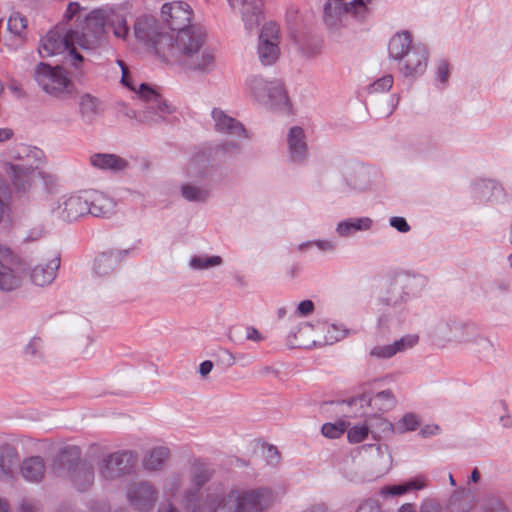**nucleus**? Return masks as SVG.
<instances>
[{"instance_id":"48","label":"nucleus","mask_w":512,"mask_h":512,"mask_svg":"<svg viewBox=\"0 0 512 512\" xmlns=\"http://www.w3.org/2000/svg\"><path fill=\"white\" fill-rule=\"evenodd\" d=\"M472 343H475V352L482 356H486L493 348L492 343L478 333V336Z\"/></svg>"},{"instance_id":"62","label":"nucleus","mask_w":512,"mask_h":512,"mask_svg":"<svg viewBox=\"0 0 512 512\" xmlns=\"http://www.w3.org/2000/svg\"><path fill=\"white\" fill-rule=\"evenodd\" d=\"M246 339L254 342H261L264 337L255 327L249 326L246 328Z\"/></svg>"},{"instance_id":"8","label":"nucleus","mask_w":512,"mask_h":512,"mask_svg":"<svg viewBox=\"0 0 512 512\" xmlns=\"http://www.w3.org/2000/svg\"><path fill=\"white\" fill-rule=\"evenodd\" d=\"M133 30L135 38L154 49L158 55L173 54V36L161 31L160 25L153 15L138 16Z\"/></svg>"},{"instance_id":"64","label":"nucleus","mask_w":512,"mask_h":512,"mask_svg":"<svg viewBox=\"0 0 512 512\" xmlns=\"http://www.w3.org/2000/svg\"><path fill=\"white\" fill-rule=\"evenodd\" d=\"M356 512H380V509L372 502L362 504Z\"/></svg>"},{"instance_id":"17","label":"nucleus","mask_w":512,"mask_h":512,"mask_svg":"<svg viewBox=\"0 0 512 512\" xmlns=\"http://www.w3.org/2000/svg\"><path fill=\"white\" fill-rule=\"evenodd\" d=\"M279 27L274 22L263 25L258 44V59L263 66L273 65L279 58Z\"/></svg>"},{"instance_id":"24","label":"nucleus","mask_w":512,"mask_h":512,"mask_svg":"<svg viewBox=\"0 0 512 512\" xmlns=\"http://www.w3.org/2000/svg\"><path fill=\"white\" fill-rule=\"evenodd\" d=\"M419 341L417 335H405L392 344L377 345L370 350V356L377 359H389L397 353L414 347Z\"/></svg>"},{"instance_id":"34","label":"nucleus","mask_w":512,"mask_h":512,"mask_svg":"<svg viewBox=\"0 0 512 512\" xmlns=\"http://www.w3.org/2000/svg\"><path fill=\"white\" fill-rule=\"evenodd\" d=\"M169 457L170 450L167 447H154L143 460L144 468L148 471H158L163 468Z\"/></svg>"},{"instance_id":"22","label":"nucleus","mask_w":512,"mask_h":512,"mask_svg":"<svg viewBox=\"0 0 512 512\" xmlns=\"http://www.w3.org/2000/svg\"><path fill=\"white\" fill-rule=\"evenodd\" d=\"M289 158L292 162L302 164L308 157V145L304 130L299 126H293L287 134Z\"/></svg>"},{"instance_id":"55","label":"nucleus","mask_w":512,"mask_h":512,"mask_svg":"<svg viewBox=\"0 0 512 512\" xmlns=\"http://www.w3.org/2000/svg\"><path fill=\"white\" fill-rule=\"evenodd\" d=\"M327 329L328 335L325 336V341L327 343H333L345 337V331L338 329L334 324L328 326Z\"/></svg>"},{"instance_id":"21","label":"nucleus","mask_w":512,"mask_h":512,"mask_svg":"<svg viewBox=\"0 0 512 512\" xmlns=\"http://www.w3.org/2000/svg\"><path fill=\"white\" fill-rule=\"evenodd\" d=\"M298 54L305 60L319 57L323 51V42L306 31H300L290 36Z\"/></svg>"},{"instance_id":"1","label":"nucleus","mask_w":512,"mask_h":512,"mask_svg":"<svg viewBox=\"0 0 512 512\" xmlns=\"http://www.w3.org/2000/svg\"><path fill=\"white\" fill-rule=\"evenodd\" d=\"M214 469L203 460H194L186 477L180 472L170 473L163 482V499L157 512H264L273 502V493L267 488L242 489L208 485Z\"/></svg>"},{"instance_id":"27","label":"nucleus","mask_w":512,"mask_h":512,"mask_svg":"<svg viewBox=\"0 0 512 512\" xmlns=\"http://www.w3.org/2000/svg\"><path fill=\"white\" fill-rule=\"evenodd\" d=\"M0 260V290L13 291L21 286L22 268L12 260Z\"/></svg>"},{"instance_id":"20","label":"nucleus","mask_w":512,"mask_h":512,"mask_svg":"<svg viewBox=\"0 0 512 512\" xmlns=\"http://www.w3.org/2000/svg\"><path fill=\"white\" fill-rule=\"evenodd\" d=\"M438 331L447 339L461 343H472L479 333L476 325L461 321H451L445 325H440Z\"/></svg>"},{"instance_id":"10","label":"nucleus","mask_w":512,"mask_h":512,"mask_svg":"<svg viewBox=\"0 0 512 512\" xmlns=\"http://www.w3.org/2000/svg\"><path fill=\"white\" fill-rule=\"evenodd\" d=\"M34 78L46 93L62 98L70 94L73 84L61 67H52L46 63H39Z\"/></svg>"},{"instance_id":"52","label":"nucleus","mask_w":512,"mask_h":512,"mask_svg":"<svg viewBox=\"0 0 512 512\" xmlns=\"http://www.w3.org/2000/svg\"><path fill=\"white\" fill-rule=\"evenodd\" d=\"M312 245H315L319 250L321 251H334L335 250V244L328 240H317L313 242H305L298 246V249L300 251L304 250L305 248H308Z\"/></svg>"},{"instance_id":"23","label":"nucleus","mask_w":512,"mask_h":512,"mask_svg":"<svg viewBox=\"0 0 512 512\" xmlns=\"http://www.w3.org/2000/svg\"><path fill=\"white\" fill-rule=\"evenodd\" d=\"M214 121V128L217 132L233 137H248L244 126L235 118L226 114L220 108H214L211 112Z\"/></svg>"},{"instance_id":"63","label":"nucleus","mask_w":512,"mask_h":512,"mask_svg":"<svg viewBox=\"0 0 512 512\" xmlns=\"http://www.w3.org/2000/svg\"><path fill=\"white\" fill-rule=\"evenodd\" d=\"M301 512H328V508L324 503H314Z\"/></svg>"},{"instance_id":"42","label":"nucleus","mask_w":512,"mask_h":512,"mask_svg":"<svg viewBox=\"0 0 512 512\" xmlns=\"http://www.w3.org/2000/svg\"><path fill=\"white\" fill-rule=\"evenodd\" d=\"M420 425V420L416 414L406 413L395 425L396 433H405L414 431Z\"/></svg>"},{"instance_id":"31","label":"nucleus","mask_w":512,"mask_h":512,"mask_svg":"<svg viewBox=\"0 0 512 512\" xmlns=\"http://www.w3.org/2000/svg\"><path fill=\"white\" fill-rule=\"evenodd\" d=\"M60 266V259L53 258L47 265H36L30 273L31 281L37 286L51 284L56 277V272Z\"/></svg>"},{"instance_id":"3","label":"nucleus","mask_w":512,"mask_h":512,"mask_svg":"<svg viewBox=\"0 0 512 512\" xmlns=\"http://www.w3.org/2000/svg\"><path fill=\"white\" fill-rule=\"evenodd\" d=\"M107 17L101 10H93L84 18L78 16L77 23L68 28V39L72 46L87 52H98L108 44Z\"/></svg>"},{"instance_id":"7","label":"nucleus","mask_w":512,"mask_h":512,"mask_svg":"<svg viewBox=\"0 0 512 512\" xmlns=\"http://www.w3.org/2000/svg\"><path fill=\"white\" fill-rule=\"evenodd\" d=\"M11 155L19 160V163L9 165L13 185L18 191H26L34 180L36 169L42 164L43 152L40 149L19 144L13 149Z\"/></svg>"},{"instance_id":"18","label":"nucleus","mask_w":512,"mask_h":512,"mask_svg":"<svg viewBox=\"0 0 512 512\" xmlns=\"http://www.w3.org/2000/svg\"><path fill=\"white\" fill-rule=\"evenodd\" d=\"M86 205L93 217L109 218L116 212V201L99 190H85Z\"/></svg>"},{"instance_id":"35","label":"nucleus","mask_w":512,"mask_h":512,"mask_svg":"<svg viewBox=\"0 0 512 512\" xmlns=\"http://www.w3.org/2000/svg\"><path fill=\"white\" fill-rule=\"evenodd\" d=\"M372 220L369 217L349 218L338 223L336 231L342 237L352 235L356 231L369 230Z\"/></svg>"},{"instance_id":"16","label":"nucleus","mask_w":512,"mask_h":512,"mask_svg":"<svg viewBox=\"0 0 512 512\" xmlns=\"http://www.w3.org/2000/svg\"><path fill=\"white\" fill-rule=\"evenodd\" d=\"M246 85L251 95L259 102L282 104L287 100L283 84L280 80L267 82L262 77L254 75L247 78Z\"/></svg>"},{"instance_id":"26","label":"nucleus","mask_w":512,"mask_h":512,"mask_svg":"<svg viewBox=\"0 0 512 512\" xmlns=\"http://www.w3.org/2000/svg\"><path fill=\"white\" fill-rule=\"evenodd\" d=\"M19 463L20 457L15 447L9 444L0 446V480L14 479Z\"/></svg>"},{"instance_id":"32","label":"nucleus","mask_w":512,"mask_h":512,"mask_svg":"<svg viewBox=\"0 0 512 512\" xmlns=\"http://www.w3.org/2000/svg\"><path fill=\"white\" fill-rule=\"evenodd\" d=\"M475 189L481 200L502 202L506 199L503 187L493 180H483L476 184Z\"/></svg>"},{"instance_id":"36","label":"nucleus","mask_w":512,"mask_h":512,"mask_svg":"<svg viewBox=\"0 0 512 512\" xmlns=\"http://www.w3.org/2000/svg\"><path fill=\"white\" fill-rule=\"evenodd\" d=\"M208 164V156L203 152L197 153L189 160L186 167V175L191 179H202L207 174Z\"/></svg>"},{"instance_id":"49","label":"nucleus","mask_w":512,"mask_h":512,"mask_svg":"<svg viewBox=\"0 0 512 512\" xmlns=\"http://www.w3.org/2000/svg\"><path fill=\"white\" fill-rule=\"evenodd\" d=\"M113 33L116 37L125 39L129 34L127 22L123 17H117L116 21L112 23Z\"/></svg>"},{"instance_id":"47","label":"nucleus","mask_w":512,"mask_h":512,"mask_svg":"<svg viewBox=\"0 0 512 512\" xmlns=\"http://www.w3.org/2000/svg\"><path fill=\"white\" fill-rule=\"evenodd\" d=\"M27 26V19L21 16L19 13L11 15L8 19L9 30L16 34L21 35Z\"/></svg>"},{"instance_id":"43","label":"nucleus","mask_w":512,"mask_h":512,"mask_svg":"<svg viewBox=\"0 0 512 512\" xmlns=\"http://www.w3.org/2000/svg\"><path fill=\"white\" fill-rule=\"evenodd\" d=\"M399 512H442V507L437 501L426 499L420 504L417 510L413 509L412 505L407 504L403 505L399 509Z\"/></svg>"},{"instance_id":"54","label":"nucleus","mask_w":512,"mask_h":512,"mask_svg":"<svg viewBox=\"0 0 512 512\" xmlns=\"http://www.w3.org/2000/svg\"><path fill=\"white\" fill-rule=\"evenodd\" d=\"M218 149L225 154L234 155L241 152V144L237 141L230 140L225 141L221 145L218 146Z\"/></svg>"},{"instance_id":"51","label":"nucleus","mask_w":512,"mask_h":512,"mask_svg":"<svg viewBox=\"0 0 512 512\" xmlns=\"http://www.w3.org/2000/svg\"><path fill=\"white\" fill-rule=\"evenodd\" d=\"M78 16H80L81 18H84L85 16L82 14V9L80 5L77 2L69 3L66 12L63 16V20L69 22L75 18L74 23H77Z\"/></svg>"},{"instance_id":"15","label":"nucleus","mask_w":512,"mask_h":512,"mask_svg":"<svg viewBox=\"0 0 512 512\" xmlns=\"http://www.w3.org/2000/svg\"><path fill=\"white\" fill-rule=\"evenodd\" d=\"M138 96L145 102L140 111L139 120L146 123H156L168 114H171L173 108L157 92L151 89L147 84H141Z\"/></svg>"},{"instance_id":"57","label":"nucleus","mask_w":512,"mask_h":512,"mask_svg":"<svg viewBox=\"0 0 512 512\" xmlns=\"http://www.w3.org/2000/svg\"><path fill=\"white\" fill-rule=\"evenodd\" d=\"M41 339L33 338L25 347V354L31 357H36L40 354Z\"/></svg>"},{"instance_id":"61","label":"nucleus","mask_w":512,"mask_h":512,"mask_svg":"<svg viewBox=\"0 0 512 512\" xmlns=\"http://www.w3.org/2000/svg\"><path fill=\"white\" fill-rule=\"evenodd\" d=\"M219 358L221 362L226 364L227 366H232L236 362V356L227 349L220 350Z\"/></svg>"},{"instance_id":"38","label":"nucleus","mask_w":512,"mask_h":512,"mask_svg":"<svg viewBox=\"0 0 512 512\" xmlns=\"http://www.w3.org/2000/svg\"><path fill=\"white\" fill-rule=\"evenodd\" d=\"M367 422L370 427V432L375 439H381L382 437H388L396 433L395 425L380 416L371 417L367 419Z\"/></svg>"},{"instance_id":"9","label":"nucleus","mask_w":512,"mask_h":512,"mask_svg":"<svg viewBox=\"0 0 512 512\" xmlns=\"http://www.w3.org/2000/svg\"><path fill=\"white\" fill-rule=\"evenodd\" d=\"M59 462L67 466L65 476L79 491H86L94 483V470L91 463L81 459V450L74 445L65 446L60 453Z\"/></svg>"},{"instance_id":"39","label":"nucleus","mask_w":512,"mask_h":512,"mask_svg":"<svg viewBox=\"0 0 512 512\" xmlns=\"http://www.w3.org/2000/svg\"><path fill=\"white\" fill-rule=\"evenodd\" d=\"M360 402H366L368 405H373L381 411H387L392 409L396 404V399L390 390H383L375 395L373 399L368 398L366 395H362L359 398Z\"/></svg>"},{"instance_id":"33","label":"nucleus","mask_w":512,"mask_h":512,"mask_svg":"<svg viewBox=\"0 0 512 512\" xmlns=\"http://www.w3.org/2000/svg\"><path fill=\"white\" fill-rule=\"evenodd\" d=\"M427 486V478L423 475L416 476L405 482L386 486L382 489V494L399 496L408 492L417 491Z\"/></svg>"},{"instance_id":"40","label":"nucleus","mask_w":512,"mask_h":512,"mask_svg":"<svg viewBox=\"0 0 512 512\" xmlns=\"http://www.w3.org/2000/svg\"><path fill=\"white\" fill-rule=\"evenodd\" d=\"M223 260L220 256L194 255L189 261V267L193 270H206L220 266Z\"/></svg>"},{"instance_id":"11","label":"nucleus","mask_w":512,"mask_h":512,"mask_svg":"<svg viewBox=\"0 0 512 512\" xmlns=\"http://www.w3.org/2000/svg\"><path fill=\"white\" fill-rule=\"evenodd\" d=\"M191 7L182 1L165 3L161 8V16L164 23L174 32L173 43L185 33H190L194 28H204L201 24L191 23Z\"/></svg>"},{"instance_id":"44","label":"nucleus","mask_w":512,"mask_h":512,"mask_svg":"<svg viewBox=\"0 0 512 512\" xmlns=\"http://www.w3.org/2000/svg\"><path fill=\"white\" fill-rule=\"evenodd\" d=\"M286 21L289 28V35L292 36L293 32L298 33L302 30V19L299 15V11L291 7L287 10Z\"/></svg>"},{"instance_id":"14","label":"nucleus","mask_w":512,"mask_h":512,"mask_svg":"<svg viewBox=\"0 0 512 512\" xmlns=\"http://www.w3.org/2000/svg\"><path fill=\"white\" fill-rule=\"evenodd\" d=\"M137 456L132 451H117L105 455L98 463V472L104 480H115L133 473Z\"/></svg>"},{"instance_id":"19","label":"nucleus","mask_w":512,"mask_h":512,"mask_svg":"<svg viewBox=\"0 0 512 512\" xmlns=\"http://www.w3.org/2000/svg\"><path fill=\"white\" fill-rule=\"evenodd\" d=\"M129 250H110L101 253L94 262V273L101 278H109L115 274L121 261L129 254Z\"/></svg>"},{"instance_id":"41","label":"nucleus","mask_w":512,"mask_h":512,"mask_svg":"<svg viewBox=\"0 0 512 512\" xmlns=\"http://www.w3.org/2000/svg\"><path fill=\"white\" fill-rule=\"evenodd\" d=\"M182 196L188 201L203 202L209 197V190L206 187L184 184L181 188Z\"/></svg>"},{"instance_id":"58","label":"nucleus","mask_w":512,"mask_h":512,"mask_svg":"<svg viewBox=\"0 0 512 512\" xmlns=\"http://www.w3.org/2000/svg\"><path fill=\"white\" fill-rule=\"evenodd\" d=\"M390 225L401 233H406L410 230V226L403 217L394 216L390 218Z\"/></svg>"},{"instance_id":"28","label":"nucleus","mask_w":512,"mask_h":512,"mask_svg":"<svg viewBox=\"0 0 512 512\" xmlns=\"http://www.w3.org/2000/svg\"><path fill=\"white\" fill-rule=\"evenodd\" d=\"M240 4L242 21L247 31L257 29L262 20L261 0H237Z\"/></svg>"},{"instance_id":"59","label":"nucleus","mask_w":512,"mask_h":512,"mask_svg":"<svg viewBox=\"0 0 512 512\" xmlns=\"http://www.w3.org/2000/svg\"><path fill=\"white\" fill-rule=\"evenodd\" d=\"M486 512H507V508L501 500L491 499L486 507Z\"/></svg>"},{"instance_id":"37","label":"nucleus","mask_w":512,"mask_h":512,"mask_svg":"<svg viewBox=\"0 0 512 512\" xmlns=\"http://www.w3.org/2000/svg\"><path fill=\"white\" fill-rule=\"evenodd\" d=\"M408 296L402 285L394 283L382 293L380 300L387 306L398 307L407 301Z\"/></svg>"},{"instance_id":"50","label":"nucleus","mask_w":512,"mask_h":512,"mask_svg":"<svg viewBox=\"0 0 512 512\" xmlns=\"http://www.w3.org/2000/svg\"><path fill=\"white\" fill-rule=\"evenodd\" d=\"M393 86V77L391 75H386L377 81H375L371 85L372 92H386L391 89Z\"/></svg>"},{"instance_id":"2","label":"nucleus","mask_w":512,"mask_h":512,"mask_svg":"<svg viewBox=\"0 0 512 512\" xmlns=\"http://www.w3.org/2000/svg\"><path fill=\"white\" fill-rule=\"evenodd\" d=\"M184 66L193 72L206 75L216 67V50L208 41L206 28H194L173 43Z\"/></svg>"},{"instance_id":"29","label":"nucleus","mask_w":512,"mask_h":512,"mask_svg":"<svg viewBox=\"0 0 512 512\" xmlns=\"http://www.w3.org/2000/svg\"><path fill=\"white\" fill-rule=\"evenodd\" d=\"M22 477L31 483H39L44 479L46 464L41 456H30L23 460L20 465Z\"/></svg>"},{"instance_id":"4","label":"nucleus","mask_w":512,"mask_h":512,"mask_svg":"<svg viewBox=\"0 0 512 512\" xmlns=\"http://www.w3.org/2000/svg\"><path fill=\"white\" fill-rule=\"evenodd\" d=\"M389 56L398 62V69L405 77H416L427 68L428 52L424 45L413 44L408 31L396 33L388 44Z\"/></svg>"},{"instance_id":"5","label":"nucleus","mask_w":512,"mask_h":512,"mask_svg":"<svg viewBox=\"0 0 512 512\" xmlns=\"http://www.w3.org/2000/svg\"><path fill=\"white\" fill-rule=\"evenodd\" d=\"M39 53L43 58L66 53L65 63L74 68V76H82L84 73L83 65L85 59L73 48L72 41L68 39V29L64 27L58 25L42 38Z\"/></svg>"},{"instance_id":"13","label":"nucleus","mask_w":512,"mask_h":512,"mask_svg":"<svg viewBox=\"0 0 512 512\" xmlns=\"http://www.w3.org/2000/svg\"><path fill=\"white\" fill-rule=\"evenodd\" d=\"M126 500L137 512H151L159 500V490L148 480L132 481L126 486Z\"/></svg>"},{"instance_id":"6","label":"nucleus","mask_w":512,"mask_h":512,"mask_svg":"<svg viewBox=\"0 0 512 512\" xmlns=\"http://www.w3.org/2000/svg\"><path fill=\"white\" fill-rule=\"evenodd\" d=\"M370 10L364 0H327L323 8V21L330 31L348 25L349 19L364 21Z\"/></svg>"},{"instance_id":"60","label":"nucleus","mask_w":512,"mask_h":512,"mask_svg":"<svg viewBox=\"0 0 512 512\" xmlns=\"http://www.w3.org/2000/svg\"><path fill=\"white\" fill-rule=\"evenodd\" d=\"M297 311L301 316H308L314 311V303L311 300L301 301Z\"/></svg>"},{"instance_id":"25","label":"nucleus","mask_w":512,"mask_h":512,"mask_svg":"<svg viewBox=\"0 0 512 512\" xmlns=\"http://www.w3.org/2000/svg\"><path fill=\"white\" fill-rule=\"evenodd\" d=\"M78 115L80 119L86 124H92L103 113V106L101 100L90 94L82 93L78 97Z\"/></svg>"},{"instance_id":"45","label":"nucleus","mask_w":512,"mask_h":512,"mask_svg":"<svg viewBox=\"0 0 512 512\" xmlns=\"http://www.w3.org/2000/svg\"><path fill=\"white\" fill-rule=\"evenodd\" d=\"M370 427L368 422L362 425H355L348 430L347 437L351 443H359L363 441L369 434Z\"/></svg>"},{"instance_id":"12","label":"nucleus","mask_w":512,"mask_h":512,"mask_svg":"<svg viewBox=\"0 0 512 512\" xmlns=\"http://www.w3.org/2000/svg\"><path fill=\"white\" fill-rule=\"evenodd\" d=\"M49 209L51 214L61 221H78L89 214L85 190L62 195L50 204Z\"/></svg>"},{"instance_id":"46","label":"nucleus","mask_w":512,"mask_h":512,"mask_svg":"<svg viewBox=\"0 0 512 512\" xmlns=\"http://www.w3.org/2000/svg\"><path fill=\"white\" fill-rule=\"evenodd\" d=\"M346 430L344 422L326 423L322 426V434L330 439L339 438Z\"/></svg>"},{"instance_id":"30","label":"nucleus","mask_w":512,"mask_h":512,"mask_svg":"<svg viewBox=\"0 0 512 512\" xmlns=\"http://www.w3.org/2000/svg\"><path fill=\"white\" fill-rule=\"evenodd\" d=\"M89 161L94 168L103 171L119 172L128 167V161L115 154L96 153Z\"/></svg>"},{"instance_id":"56","label":"nucleus","mask_w":512,"mask_h":512,"mask_svg":"<svg viewBox=\"0 0 512 512\" xmlns=\"http://www.w3.org/2000/svg\"><path fill=\"white\" fill-rule=\"evenodd\" d=\"M449 73V64L445 60H440L437 65V78L442 84L448 81Z\"/></svg>"},{"instance_id":"53","label":"nucleus","mask_w":512,"mask_h":512,"mask_svg":"<svg viewBox=\"0 0 512 512\" xmlns=\"http://www.w3.org/2000/svg\"><path fill=\"white\" fill-rule=\"evenodd\" d=\"M38 501L30 498H23L16 508V512H40Z\"/></svg>"}]
</instances>
